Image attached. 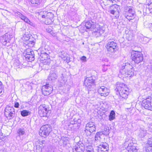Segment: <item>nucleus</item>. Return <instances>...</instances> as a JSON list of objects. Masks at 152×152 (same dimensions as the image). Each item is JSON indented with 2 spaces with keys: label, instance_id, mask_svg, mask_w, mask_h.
Masks as SVG:
<instances>
[{
  "label": "nucleus",
  "instance_id": "1",
  "mask_svg": "<svg viewBox=\"0 0 152 152\" xmlns=\"http://www.w3.org/2000/svg\"><path fill=\"white\" fill-rule=\"evenodd\" d=\"M116 94L120 98L126 99L129 94V89L127 86L122 83L117 82L116 85Z\"/></svg>",
  "mask_w": 152,
  "mask_h": 152
},
{
  "label": "nucleus",
  "instance_id": "2",
  "mask_svg": "<svg viewBox=\"0 0 152 152\" xmlns=\"http://www.w3.org/2000/svg\"><path fill=\"white\" fill-rule=\"evenodd\" d=\"M121 69L124 72V75L126 77H132L134 76V68L129 63H126L123 64Z\"/></svg>",
  "mask_w": 152,
  "mask_h": 152
},
{
  "label": "nucleus",
  "instance_id": "3",
  "mask_svg": "<svg viewBox=\"0 0 152 152\" xmlns=\"http://www.w3.org/2000/svg\"><path fill=\"white\" fill-rule=\"evenodd\" d=\"M106 47L110 54H114L118 50V46L117 44L111 40H109Z\"/></svg>",
  "mask_w": 152,
  "mask_h": 152
},
{
  "label": "nucleus",
  "instance_id": "4",
  "mask_svg": "<svg viewBox=\"0 0 152 152\" xmlns=\"http://www.w3.org/2000/svg\"><path fill=\"white\" fill-rule=\"evenodd\" d=\"M131 57L134 62L137 64L141 62L143 59L142 54L138 51H132L131 53Z\"/></svg>",
  "mask_w": 152,
  "mask_h": 152
},
{
  "label": "nucleus",
  "instance_id": "5",
  "mask_svg": "<svg viewBox=\"0 0 152 152\" xmlns=\"http://www.w3.org/2000/svg\"><path fill=\"white\" fill-rule=\"evenodd\" d=\"M96 129V126L94 123L92 122H89L86 124L84 133L87 136H90L93 132H95Z\"/></svg>",
  "mask_w": 152,
  "mask_h": 152
},
{
  "label": "nucleus",
  "instance_id": "6",
  "mask_svg": "<svg viewBox=\"0 0 152 152\" xmlns=\"http://www.w3.org/2000/svg\"><path fill=\"white\" fill-rule=\"evenodd\" d=\"M39 55V58L40 59L43 61L44 63L43 66L44 67V66L47 65L48 67L49 66V65L50 63L51 60L49 58V54H48L46 52H44L43 51H42V53L40 52L38 53Z\"/></svg>",
  "mask_w": 152,
  "mask_h": 152
},
{
  "label": "nucleus",
  "instance_id": "7",
  "mask_svg": "<svg viewBox=\"0 0 152 152\" xmlns=\"http://www.w3.org/2000/svg\"><path fill=\"white\" fill-rule=\"evenodd\" d=\"M51 131V126L50 125L46 124L41 127L39 134L41 136L45 138L49 135Z\"/></svg>",
  "mask_w": 152,
  "mask_h": 152
},
{
  "label": "nucleus",
  "instance_id": "8",
  "mask_svg": "<svg viewBox=\"0 0 152 152\" xmlns=\"http://www.w3.org/2000/svg\"><path fill=\"white\" fill-rule=\"evenodd\" d=\"M4 115L9 119H11L15 117V109L10 107H7L4 110Z\"/></svg>",
  "mask_w": 152,
  "mask_h": 152
},
{
  "label": "nucleus",
  "instance_id": "9",
  "mask_svg": "<svg viewBox=\"0 0 152 152\" xmlns=\"http://www.w3.org/2000/svg\"><path fill=\"white\" fill-rule=\"evenodd\" d=\"M25 57L27 61H31L35 59L34 51L31 49H27L24 52Z\"/></svg>",
  "mask_w": 152,
  "mask_h": 152
},
{
  "label": "nucleus",
  "instance_id": "10",
  "mask_svg": "<svg viewBox=\"0 0 152 152\" xmlns=\"http://www.w3.org/2000/svg\"><path fill=\"white\" fill-rule=\"evenodd\" d=\"M38 109L39 115L41 117L47 116L48 113L49 111V108L45 104L40 105Z\"/></svg>",
  "mask_w": 152,
  "mask_h": 152
},
{
  "label": "nucleus",
  "instance_id": "11",
  "mask_svg": "<svg viewBox=\"0 0 152 152\" xmlns=\"http://www.w3.org/2000/svg\"><path fill=\"white\" fill-rule=\"evenodd\" d=\"M53 90L52 86L49 83H47L43 86L42 89V94L44 96H48L51 93Z\"/></svg>",
  "mask_w": 152,
  "mask_h": 152
},
{
  "label": "nucleus",
  "instance_id": "12",
  "mask_svg": "<svg viewBox=\"0 0 152 152\" xmlns=\"http://www.w3.org/2000/svg\"><path fill=\"white\" fill-rule=\"evenodd\" d=\"M11 38L9 34L6 33L1 38V42L3 45L8 47L10 45V41Z\"/></svg>",
  "mask_w": 152,
  "mask_h": 152
},
{
  "label": "nucleus",
  "instance_id": "13",
  "mask_svg": "<svg viewBox=\"0 0 152 152\" xmlns=\"http://www.w3.org/2000/svg\"><path fill=\"white\" fill-rule=\"evenodd\" d=\"M142 105L145 109L152 111V101L150 98H147L144 100Z\"/></svg>",
  "mask_w": 152,
  "mask_h": 152
},
{
  "label": "nucleus",
  "instance_id": "14",
  "mask_svg": "<svg viewBox=\"0 0 152 152\" xmlns=\"http://www.w3.org/2000/svg\"><path fill=\"white\" fill-rule=\"evenodd\" d=\"M120 9V7L118 5L115 4L110 7L109 12L111 14L115 15V17H118Z\"/></svg>",
  "mask_w": 152,
  "mask_h": 152
},
{
  "label": "nucleus",
  "instance_id": "15",
  "mask_svg": "<svg viewBox=\"0 0 152 152\" xmlns=\"http://www.w3.org/2000/svg\"><path fill=\"white\" fill-rule=\"evenodd\" d=\"M73 152H83L84 151V145L83 143L78 142L73 148Z\"/></svg>",
  "mask_w": 152,
  "mask_h": 152
},
{
  "label": "nucleus",
  "instance_id": "16",
  "mask_svg": "<svg viewBox=\"0 0 152 152\" xmlns=\"http://www.w3.org/2000/svg\"><path fill=\"white\" fill-rule=\"evenodd\" d=\"M98 92L101 96L106 97L109 95V90L105 87L102 86L98 88Z\"/></svg>",
  "mask_w": 152,
  "mask_h": 152
},
{
  "label": "nucleus",
  "instance_id": "17",
  "mask_svg": "<svg viewBox=\"0 0 152 152\" xmlns=\"http://www.w3.org/2000/svg\"><path fill=\"white\" fill-rule=\"evenodd\" d=\"M85 86L88 88H91L94 84V80L91 77L86 78L84 81Z\"/></svg>",
  "mask_w": 152,
  "mask_h": 152
},
{
  "label": "nucleus",
  "instance_id": "18",
  "mask_svg": "<svg viewBox=\"0 0 152 152\" xmlns=\"http://www.w3.org/2000/svg\"><path fill=\"white\" fill-rule=\"evenodd\" d=\"M124 15L125 18L127 19L129 21L130 20H133L135 16V12H131L130 13H124Z\"/></svg>",
  "mask_w": 152,
  "mask_h": 152
},
{
  "label": "nucleus",
  "instance_id": "19",
  "mask_svg": "<svg viewBox=\"0 0 152 152\" xmlns=\"http://www.w3.org/2000/svg\"><path fill=\"white\" fill-rule=\"evenodd\" d=\"M109 130L108 129H107L106 133H105L104 132L103 133L102 132H97L95 136V140H98L101 139V136L103 134L107 135H108L109 134Z\"/></svg>",
  "mask_w": 152,
  "mask_h": 152
},
{
  "label": "nucleus",
  "instance_id": "20",
  "mask_svg": "<svg viewBox=\"0 0 152 152\" xmlns=\"http://www.w3.org/2000/svg\"><path fill=\"white\" fill-rule=\"evenodd\" d=\"M58 77V76L56 74L50 72L48 77V79L50 81V83L54 82Z\"/></svg>",
  "mask_w": 152,
  "mask_h": 152
},
{
  "label": "nucleus",
  "instance_id": "21",
  "mask_svg": "<svg viewBox=\"0 0 152 152\" xmlns=\"http://www.w3.org/2000/svg\"><path fill=\"white\" fill-rule=\"evenodd\" d=\"M50 14L51 15V14L50 13H47V11H42L40 12L39 13V16L43 18H45L46 17L48 18V16Z\"/></svg>",
  "mask_w": 152,
  "mask_h": 152
},
{
  "label": "nucleus",
  "instance_id": "22",
  "mask_svg": "<svg viewBox=\"0 0 152 152\" xmlns=\"http://www.w3.org/2000/svg\"><path fill=\"white\" fill-rule=\"evenodd\" d=\"M20 112L21 115L23 117H26L30 115L31 114V112L30 111L26 110H23L21 111Z\"/></svg>",
  "mask_w": 152,
  "mask_h": 152
},
{
  "label": "nucleus",
  "instance_id": "23",
  "mask_svg": "<svg viewBox=\"0 0 152 152\" xmlns=\"http://www.w3.org/2000/svg\"><path fill=\"white\" fill-rule=\"evenodd\" d=\"M134 10H133L132 7H126L124 8V14L127 13H130L131 12H134Z\"/></svg>",
  "mask_w": 152,
  "mask_h": 152
},
{
  "label": "nucleus",
  "instance_id": "24",
  "mask_svg": "<svg viewBox=\"0 0 152 152\" xmlns=\"http://www.w3.org/2000/svg\"><path fill=\"white\" fill-rule=\"evenodd\" d=\"M20 19L22 20H23L25 22L31 25L32 24V23L31 22L30 20L26 16L23 15V14L21 16Z\"/></svg>",
  "mask_w": 152,
  "mask_h": 152
},
{
  "label": "nucleus",
  "instance_id": "25",
  "mask_svg": "<svg viewBox=\"0 0 152 152\" xmlns=\"http://www.w3.org/2000/svg\"><path fill=\"white\" fill-rule=\"evenodd\" d=\"M146 131L143 129H141L140 130V133L139 136L141 138L143 137L146 135Z\"/></svg>",
  "mask_w": 152,
  "mask_h": 152
},
{
  "label": "nucleus",
  "instance_id": "26",
  "mask_svg": "<svg viewBox=\"0 0 152 152\" xmlns=\"http://www.w3.org/2000/svg\"><path fill=\"white\" fill-rule=\"evenodd\" d=\"M115 113L113 110H112L110 113L109 115V120L110 121H112L115 118Z\"/></svg>",
  "mask_w": 152,
  "mask_h": 152
},
{
  "label": "nucleus",
  "instance_id": "27",
  "mask_svg": "<svg viewBox=\"0 0 152 152\" xmlns=\"http://www.w3.org/2000/svg\"><path fill=\"white\" fill-rule=\"evenodd\" d=\"M42 0H30L31 3L34 5H40L42 2Z\"/></svg>",
  "mask_w": 152,
  "mask_h": 152
},
{
  "label": "nucleus",
  "instance_id": "28",
  "mask_svg": "<svg viewBox=\"0 0 152 152\" xmlns=\"http://www.w3.org/2000/svg\"><path fill=\"white\" fill-rule=\"evenodd\" d=\"M59 71V69L58 67H56L55 68H52L51 69V70L50 72L51 73H53L56 74L58 76V72Z\"/></svg>",
  "mask_w": 152,
  "mask_h": 152
},
{
  "label": "nucleus",
  "instance_id": "29",
  "mask_svg": "<svg viewBox=\"0 0 152 152\" xmlns=\"http://www.w3.org/2000/svg\"><path fill=\"white\" fill-rule=\"evenodd\" d=\"M133 37V34L131 33V31H129L128 33L126 34V37L128 41L132 40Z\"/></svg>",
  "mask_w": 152,
  "mask_h": 152
},
{
  "label": "nucleus",
  "instance_id": "30",
  "mask_svg": "<svg viewBox=\"0 0 152 152\" xmlns=\"http://www.w3.org/2000/svg\"><path fill=\"white\" fill-rule=\"evenodd\" d=\"M109 146L108 144L106 142L102 143L99 146V148H100L101 147L104 148L109 149Z\"/></svg>",
  "mask_w": 152,
  "mask_h": 152
},
{
  "label": "nucleus",
  "instance_id": "31",
  "mask_svg": "<svg viewBox=\"0 0 152 152\" xmlns=\"http://www.w3.org/2000/svg\"><path fill=\"white\" fill-rule=\"evenodd\" d=\"M17 132L18 136H20L25 134V130L24 129L20 128L18 130Z\"/></svg>",
  "mask_w": 152,
  "mask_h": 152
},
{
  "label": "nucleus",
  "instance_id": "32",
  "mask_svg": "<svg viewBox=\"0 0 152 152\" xmlns=\"http://www.w3.org/2000/svg\"><path fill=\"white\" fill-rule=\"evenodd\" d=\"M92 25V21L89 20L87 21L85 23V26L86 27V29H89L91 28Z\"/></svg>",
  "mask_w": 152,
  "mask_h": 152
},
{
  "label": "nucleus",
  "instance_id": "33",
  "mask_svg": "<svg viewBox=\"0 0 152 152\" xmlns=\"http://www.w3.org/2000/svg\"><path fill=\"white\" fill-rule=\"evenodd\" d=\"M27 38L28 39V40L27 42V45L28 46L30 47H34L35 44L34 41H30L29 39H28V37Z\"/></svg>",
  "mask_w": 152,
  "mask_h": 152
},
{
  "label": "nucleus",
  "instance_id": "34",
  "mask_svg": "<svg viewBox=\"0 0 152 152\" xmlns=\"http://www.w3.org/2000/svg\"><path fill=\"white\" fill-rule=\"evenodd\" d=\"M145 148L146 152H152V146L145 145Z\"/></svg>",
  "mask_w": 152,
  "mask_h": 152
},
{
  "label": "nucleus",
  "instance_id": "35",
  "mask_svg": "<svg viewBox=\"0 0 152 152\" xmlns=\"http://www.w3.org/2000/svg\"><path fill=\"white\" fill-rule=\"evenodd\" d=\"M38 50L40 53H42V51H43L44 53L46 52L48 54H49L50 53L48 50L44 47H42L39 48Z\"/></svg>",
  "mask_w": 152,
  "mask_h": 152
},
{
  "label": "nucleus",
  "instance_id": "36",
  "mask_svg": "<svg viewBox=\"0 0 152 152\" xmlns=\"http://www.w3.org/2000/svg\"><path fill=\"white\" fill-rule=\"evenodd\" d=\"M69 138L68 137L64 138L62 140L63 142L64 145H66L69 143Z\"/></svg>",
  "mask_w": 152,
  "mask_h": 152
},
{
  "label": "nucleus",
  "instance_id": "37",
  "mask_svg": "<svg viewBox=\"0 0 152 152\" xmlns=\"http://www.w3.org/2000/svg\"><path fill=\"white\" fill-rule=\"evenodd\" d=\"M86 152H94L93 147L91 145L87 147L86 149Z\"/></svg>",
  "mask_w": 152,
  "mask_h": 152
},
{
  "label": "nucleus",
  "instance_id": "38",
  "mask_svg": "<svg viewBox=\"0 0 152 152\" xmlns=\"http://www.w3.org/2000/svg\"><path fill=\"white\" fill-rule=\"evenodd\" d=\"M23 14L20 12L16 11L14 12V15L16 17L20 18Z\"/></svg>",
  "mask_w": 152,
  "mask_h": 152
},
{
  "label": "nucleus",
  "instance_id": "39",
  "mask_svg": "<svg viewBox=\"0 0 152 152\" xmlns=\"http://www.w3.org/2000/svg\"><path fill=\"white\" fill-rule=\"evenodd\" d=\"M145 145H148L152 146V138H148L147 143H146Z\"/></svg>",
  "mask_w": 152,
  "mask_h": 152
},
{
  "label": "nucleus",
  "instance_id": "40",
  "mask_svg": "<svg viewBox=\"0 0 152 152\" xmlns=\"http://www.w3.org/2000/svg\"><path fill=\"white\" fill-rule=\"evenodd\" d=\"M128 144V146L127 147V150H130V148H133V147L132 146V144L131 143H129V142H126L125 143V145L126 146V145Z\"/></svg>",
  "mask_w": 152,
  "mask_h": 152
},
{
  "label": "nucleus",
  "instance_id": "41",
  "mask_svg": "<svg viewBox=\"0 0 152 152\" xmlns=\"http://www.w3.org/2000/svg\"><path fill=\"white\" fill-rule=\"evenodd\" d=\"M37 152H41L42 151V147L41 146L37 145L36 146Z\"/></svg>",
  "mask_w": 152,
  "mask_h": 152
},
{
  "label": "nucleus",
  "instance_id": "42",
  "mask_svg": "<svg viewBox=\"0 0 152 152\" xmlns=\"http://www.w3.org/2000/svg\"><path fill=\"white\" fill-rule=\"evenodd\" d=\"M108 66V65H106L105 64L102 65V71L103 72H105L107 69V67Z\"/></svg>",
  "mask_w": 152,
  "mask_h": 152
},
{
  "label": "nucleus",
  "instance_id": "43",
  "mask_svg": "<svg viewBox=\"0 0 152 152\" xmlns=\"http://www.w3.org/2000/svg\"><path fill=\"white\" fill-rule=\"evenodd\" d=\"M128 151V152H137V151L135 149V148H130V150H129Z\"/></svg>",
  "mask_w": 152,
  "mask_h": 152
},
{
  "label": "nucleus",
  "instance_id": "44",
  "mask_svg": "<svg viewBox=\"0 0 152 152\" xmlns=\"http://www.w3.org/2000/svg\"><path fill=\"white\" fill-rule=\"evenodd\" d=\"M3 86L2 83L0 81V94L2 92L3 90Z\"/></svg>",
  "mask_w": 152,
  "mask_h": 152
},
{
  "label": "nucleus",
  "instance_id": "45",
  "mask_svg": "<svg viewBox=\"0 0 152 152\" xmlns=\"http://www.w3.org/2000/svg\"><path fill=\"white\" fill-rule=\"evenodd\" d=\"M104 33V31L101 29H100L98 30L97 32V33L98 34L99 36H101L102 34Z\"/></svg>",
  "mask_w": 152,
  "mask_h": 152
},
{
  "label": "nucleus",
  "instance_id": "46",
  "mask_svg": "<svg viewBox=\"0 0 152 152\" xmlns=\"http://www.w3.org/2000/svg\"><path fill=\"white\" fill-rule=\"evenodd\" d=\"M46 143L45 141V140H42L40 142V145H42V146L44 147L45 146V144Z\"/></svg>",
  "mask_w": 152,
  "mask_h": 152
},
{
  "label": "nucleus",
  "instance_id": "47",
  "mask_svg": "<svg viewBox=\"0 0 152 152\" xmlns=\"http://www.w3.org/2000/svg\"><path fill=\"white\" fill-rule=\"evenodd\" d=\"M80 59L83 62H85L86 61V58L85 56H82L81 58Z\"/></svg>",
  "mask_w": 152,
  "mask_h": 152
},
{
  "label": "nucleus",
  "instance_id": "48",
  "mask_svg": "<svg viewBox=\"0 0 152 152\" xmlns=\"http://www.w3.org/2000/svg\"><path fill=\"white\" fill-rule=\"evenodd\" d=\"M20 105L18 102H15L14 104V107L16 108H18L19 107Z\"/></svg>",
  "mask_w": 152,
  "mask_h": 152
},
{
  "label": "nucleus",
  "instance_id": "49",
  "mask_svg": "<svg viewBox=\"0 0 152 152\" xmlns=\"http://www.w3.org/2000/svg\"><path fill=\"white\" fill-rule=\"evenodd\" d=\"M100 149H101V150H103V151H109L108 149L104 148H102L101 147V148H99V147H98V150H100Z\"/></svg>",
  "mask_w": 152,
  "mask_h": 152
},
{
  "label": "nucleus",
  "instance_id": "50",
  "mask_svg": "<svg viewBox=\"0 0 152 152\" xmlns=\"http://www.w3.org/2000/svg\"><path fill=\"white\" fill-rule=\"evenodd\" d=\"M75 121H74V119L73 121H70V124H75Z\"/></svg>",
  "mask_w": 152,
  "mask_h": 152
},
{
  "label": "nucleus",
  "instance_id": "51",
  "mask_svg": "<svg viewBox=\"0 0 152 152\" xmlns=\"http://www.w3.org/2000/svg\"><path fill=\"white\" fill-rule=\"evenodd\" d=\"M100 150H100H98V152H108V151H105L102 150Z\"/></svg>",
  "mask_w": 152,
  "mask_h": 152
},
{
  "label": "nucleus",
  "instance_id": "52",
  "mask_svg": "<svg viewBox=\"0 0 152 152\" xmlns=\"http://www.w3.org/2000/svg\"><path fill=\"white\" fill-rule=\"evenodd\" d=\"M107 129H108L109 130V129H107V128H104V131H103V132H105V133H106V131H107Z\"/></svg>",
  "mask_w": 152,
  "mask_h": 152
},
{
  "label": "nucleus",
  "instance_id": "53",
  "mask_svg": "<svg viewBox=\"0 0 152 152\" xmlns=\"http://www.w3.org/2000/svg\"><path fill=\"white\" fill-rule=\"evenodd\" d=\"M149 11L150 13H151L152 14V8H149Z\"/></svg>",
  "mask_w": 152,
  "mask_h": 152
},
{
  "label": "nucleus",
  "instance_id": "54",
  "mask_svg": "<svg viewBox=\"0 0 152 152\" xmlns=\"http://www.w3.org/2000/svg\"><path fill=\"white\" fill-rule=\"evenodd\" d=\"M149 129L152 130V125H150L149 126ZM151 131H152V130Z\"/></svg>",
  "mask_w": 152,
  "mask_h": 152
},
{
  "label": "nucleus",
  "instance_id": "55",
  "mask_svg": "<svg viewBox=\"0 0 152 152\" xmlns=\"http://www.w3.org/2000/svg\"><path fill=\"white\" fill-rule=\"evenodd\" d=\"M103 61H105V62H107L108 61V60L107 59V58H104V60H103Z\"/></svg>",
  "mask_w": 152,
  "mask_h": 152
},
{
  "label": "nucleus",
  "instance_id": "56",
  "mask_svg": "<svg viewBox=\"0 0 152 152\" xmlns=\"http://www.w3.org/2000/svg\"><path fill=\"white\" fill-rule=\"evenodd\" d=\"M134 24L135 25L134 26H135L136 28L137 25V23L136 22H135L134 23Z\"/></svg>",
  "mask_w": 152,
  "mask_h": 152
},
{
  "label": "nucleus",
  "instance_id": "57",
  "mask_svg": "<svg viewBox=\"0 0 152 152\" xmlns=\"http://www.w3.org/2000/svg\"><path fill=\"white\" fill-rule=\"evenodd\" d=\"M20 109H23L24 108V106L23 105H21L20 106Z\"/></svg>",
  "mask_w": 152,
  "mask_h": 152
},
{
  "label": "nucleus",
  "instance_id": "58",
  "mask_svg": "<svg viewBox=\"0 0 152 152\" xmlns=\"http://www.w3.org/2000/svg\"><path fill=\"white\" fill-rule=\"evenodd\" d=\"M48 152H53V151H52L51 152L48 151Z\"/></svg>",
  "mask_w": 152,
  "mask_h": 152
},
{
  "label": "nucleus",
  "instance_id": "59",
  "mask_svg": "<svg viewBox=\"0 0 152 152\" xmlns=\"http://www.w3.org/2000/svg\"><path fill=\"white\" fill-rule=\"evenodd\" d=\"M151 27H152V24H151Z\"/></svg>",
  "mask_w": 152,
  "mask_h": 152
},
{
  "label": "nucleus",
  "instance_id": "60",
  "mask_svg": "<svg viewBox=\"0 0 152 152\" xmlns=\"http://www.w3.org/2000/svg\"><path fill=\"white\" fill-rule=\"evenodd\" d=\"M48 31H49V32H50V30H48Z\"/></svg>",
  "mask_w": 152,
  "mask_h": 152
},
{
  "label": "nucleus",
  "instance_id": "61",
  "mask_svg": "<svg viewBox=\"0 0 152 152\" xmlns=\"http://www.w3.org/2000/svg\"><path fill=\"white\" fill-rule=\"evenodd\" d=\"M48 31H49V32H50V30H48Z\"/></svg>",
  "mask_w": 152,
  "mask_h": 152
},
{
  "label": "nucleus",
  "instance_id": "62",
  "mask_svg": "<svg viewBox=\"0 0 152 152\" xmlns=\"http://www.w3.org/2000/svg\"><path fill=\"white\" fill-rule=\"evenodd\" d=\"M48 31H49V32H50V30H48Z\"/></svg>",
  "mask_w": 152,
  "mask_h": 152
},
{
  "label": "nucleus",
  "instance_id": "63",
  "mask_svg": "<svg viewBox=\"0 0 152 152\" xmlns=\"http://www.w3.org/2000/svg\"><path fill=\"white\" fill-rule=\"evenodd\" d=\"M63 57V56H61V57H62V58Z\"/></svg>",
  "mask_w": 152,
  "mask_h": 152
}]
</instances>
